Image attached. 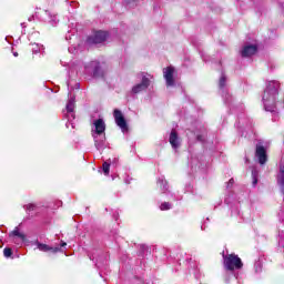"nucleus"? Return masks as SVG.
Listing matches in <instances>:
<instances>
[{
    "label": "nucleus",
    "instance_id": "obj_3",
    "mask_svg": "<svg viewBox=\"0 0 284 284\" xmlns=\"http://www.w3.org/2000/svg\"><path fill=\"white\" fill-rule=\"evenodd\" d=\"M138 77H142V81L139 84H135L131 92L132 94H139V92H143L145 90H148V88H150V79L148 77H145V74L141 73Z\"/></svg>",
    "mask_w": 284,
    "mask_h": 284
},
{
    "label": "nucleus",
    "instance_id": "obj_1",
    "mask_svg": "<svg viewBox=\"0 0 284 284\" xmlns=\"http://www.w3.org/2000/svg\"><path fill=\"white\" fill-rule=\"evenodd\" d=\"M278 88H281V83H278V81H270L266 85V90L263 94V101L265 110H267L268 112H274V105H276Z\"/></svg>",
    "mask_w": 284,
    "mask_h": 284
},
{
    "label": "nucleus",
    "instance_id": "obj_13",
    "mask_svg": "<svg viewBox=\"0 0 284 284\" xmlns=\"http://www.w3.org/2000/svg\"><path fill=\"white\" fill-rule=\"evenodd\" d=\"M37 247H38V250H40V252H54V253H57L59 251V247L54 248V247H51V246H49L47 244H42V243H38Z\"/></svg>",
    "mask_w": 284,
    "mask_h": 284
},
{
    "label": "nucleus",
    "instance_id": "obj_9",
    "mask_svg": "<svg viewBox=\"0 0 284 284\" xmlns=\"http://www.w3.org/2000/svg\"><path fill=\"white\" fill-rule=\"evenodd\" d=\"M258 48L255 44L244 45L241 51L242 57H252L256 54Z\"/></svg>",
    "mask_w": 284,
    "mask_h": 284
},
{
    "label": "nucleus",
    "instance_id": "obj_18",
    "mask_svg": "<svg viewBox=\"0 0 284 284\" xmlns=\"http://www.w3.org/2000/svg\"><path fill=\"white\" fill-rule=\"evenodd\" d=\"M172 204L170 202H164L160 205V210L165 211V210H171Z\"/></svg>",
    "mask_w": 284,
    "mask_h": 284
},
{
    "label": "nucleus",
    "instance_id": "obj_15",
    "mask_svg": "<svg viewBox=\"0 0 284 284\" xmlns=\"http://www.w3.org/2000/svg\"><path fill=\"white\" fill-rule=\"evenodd\" d=\"M11 236H17L18 239H20L22 243L23 241H26V235L19 232V229H16L14 231H12Z\"/></svg>",
    "mask_w": 284,
    "mask_h": 284
},
{
    "label": "nucleus",
    "instance_id": "obj_22",
    "mask_svg": "<svg viewBox=\"0 0 284 284\" xmlns=\"http://www.w3.org/2000/svg\"><path fill=\"white\" fill-rule=\"evenodd\" d=\"M256 183H258V180L256 179V176H254L253 185H256Z\"/></svg>",
    "mask_w": 284,
    "mask_h": 284
},
{
    "label": "nucleus",
    "instance_id": "obj_6",
    "mask_svg": "<svg viewBox=\"0 0 284 284\" xmlns=\"http://www.w3.org/2000/svg\"><path fill=\"white\" fill-rule=\"evenodd\" d=\"M108 39V32L105 31H95L93 36L88 38V43H103Z\"/></svg>",
    "mask_w": 284,
    "mask_h": 284
},
{
    "label": "nucleus",
    "instance_id": "obj_14",
    "mask_svg": "<svg viewBox=\"0 0 284 284\" xmlns=\"http://www.w3.org/2000/svg\"><path fill=\"white\" fill-rule=\"evenodd\" d=\"M277 183L284 187V165L280 166V174L277 176Z\"/></svg>",
    "mask_w": 284,
    "mask_h": 284
},
{
    "label": "nucleus",
    "instance_id": "obj_25",
    "mask_svg": "<svg viewBox=\"0 0 284 284\" xmlns=\"http://www.w3.org/2000/svg\"><path fill=\"white\" fill-rule=\"evenodd\" d=\"M68 244L65 243V242H63L62 244H61V247H65Z\"/></svg>",
    "mask_w": 284,
    "mask_h": 284
},
{
    "label": "nucleus",
    "instance_id": "obj_8",
    "mask_svg": "<svg viewBox=\"0 0 284 284\" xmlns=\"http://www.w3.org/2000/svg\"><path fill=\"white\" fill-rule=\"evenodd\" d=\"M163 74L166 85H174V69L172 67H168L163 70Z\"/></svg>",
    "mask_w": 284,
    "mask_h": 284
},
{
    "label": "nucleus",
    "instance_id": "obj_17",
    "mask_svg": "<svg viewBox=\"0 0 284 284\" xmlns=\"http://www.w3.org/2000/svg\"><path fill=\"white\" fill-rule=\"evenodd\" d=\"M102 170H103V173L105 174V176H108V174H110V163L104 162L102 164Z\"/></svg>",
    "mask_w": 284,
    "mask_h": 284
},
{
    "label": "nucleus",
    "instance_id": "obj_5",
    "mask_svg": "<svg viewBox=\"0 0 284 284\" xmlns=\"http://www.w3.org/2000/svg\"><path fill=\"white\" fill-rule=\"evenodd\" d=\"M92 136L105 135V122L103 119H98L93 122Z\"/></svg>",
    "mask_w": 284,
    "mask_h": 284
},
{
    "label": "nucleus",
    "instance_id": "obj_16",
    "mask_svg": "<svg viewBox=\"0 0 284 284\" xmlns=\"http://www.w3.org/2000/svg\"><path fill=\"white\" fill-rule=\"evenodd\" d=\"M254 270H255L256 274H258V272H262L263 261H261V260L256 261L255 264H254Z\"/></svg>",
    "mask_w": 284,
    "mask_h": 284
},
{
    "label": "nucleus",
    "instance_id": "obj_10",
    "mask_svg": "<svg viewBox=\"0 0 284 284\" xmlns=\"http://www.w3.org/2000/svg\"><path fill=\"white\" fill-rule=\"evenodd\" d=\"M92 136L94 139L97 150H103V148H105V135L93 134Z\"/></svg>",
    "mask_w": 284,
    "mask_h": 284
},
{
    "label": "nucleus",
    "instance_id": "obj_4",
    "mask_svg": "<svg viewBox=\"0 0 284 284\" xmlns=\"http://www.w3.org/2000/svg\"><path fill=\"white\" fill-rule=\"evenodd\" d=\"M113 116L116 125L122 130V132H128V122L125 121V116H123L121 110L115 109L113 112Z\"/></svg>",
    "mask_w": 284,
    "mask_h": 284
},
{
    "label": "nucleus",
    "instance_id": "obj_20",
    "mask_svg": "<svg viewBox=\"0 0 284 284\" xmlns=\"http://www.w3.org/2000/svg\"><path fill=\"white\" fill-rule=\"evenodd\" d=\"M225 75H222L221 79H220V88H225Z\"/></svg>",
    "mask_w": 284,
    "mask_h": 284
},
{
    "label": "nucleus",
    "instance_id": "obj_12",
    "mask_svg": "<svg viewBox=\"0 0 284 284\" xmlns=\"http://www.w3.org/2000/svg\"><path fill=\"white\" fill-rule=\"evenodd\" d=\"M169 141L172 145V148H174L176 150V148H179V134L176 133V130H172Z\"/></svg>",
    "mask_w": 284,
    "mask_h": 284
},
{
    "label": "nucleus",
    "instance_id": "obj_24",
    "mask_svg": "<svg viewBox=\"0 0 284 284\" xmlns=\"http://www.w3.org/2000/svg\"><path fill=\"white\" fill-rule=\"evenodd\" d=\"M13 57H19V52L13 51Z\"/></svg>",
    "mask_w": 284,
    "mask_h": 284
},
{
    "label": "nucleus",
    "instance_id": "obj_11",
    "mask_svg": "<svg viewBox=\"0 0 284 284\" xmlns=\"http://www.w3.org/2000/svg\"><path fill=\"white\" fill-rule=\"evenodd\" d=\"M67 119L68 121H72L74 119V101L69 100L67 103Z\"/></svg>",
    "mask_w": 284,
    "mask_h": 284
},
{
    "label": "nucleus",
    "instance_id": "obj_21",
    "mask_svg": "<svg viewBox=\"0 0 284 284\" xmlns=\"http://www.w3.org/2000/svg\"><path fill=\"white\" fill-rule=\"evenodd\" d=\"M37 205L34 204H27L26 210H29V212H32V210H36Z\"/></svg>",
    "mask_w": 284,
    "mask_h": 284
},
{
    "label": "nucleus",
    "instance_id": "obj_23",
    "mask_svg": "<svg viewBox=\"0 0 284 284\" xmlns=\"http://www.w3.org/2000/svg\"><path fill=\"white\" fill-rule=\"evenodd\" d=\"M233 183H234V179H231V180L229 181V185H233Z\"/></svg>",
    "mask_w": 284,
    "mask_h": 284
},
{
    "label": "nucleus",
    "instance_id": "obj_19",
    "mask_svg": "<svg viewBox=\"0 0 284 284\" xmlns=\"http://www.w3.org/2000/svg\"><path fill=\"white\" fill-rule=\"evenodd\" d=\"M3 254H4L6 258H10L12 256V248L6 247L3 250Z\"/></svg>",
    "mask_w": 284,
    "mask_h": 284
},
{
    "label": "nucleus",
    "instance_id": "obj_2",
    "mask_svg": "<svg viewBox=\"0 0 284 284\" xmlns=\"http://www.w3.org/2000/svg\"><path fill=\"white\" fill-rule=\"evenodd\" d=\"M224 258V267L229 270V272H234V270H243V261L239 255L232 253L229 255L223 254Z\"/></svg>",
    "mask_w": 284,
    "mask_h": 284
},
{
    "label": "nucleus",
    "instance_id": "obj_7",
    "mask_svg": "<svg viewBox=\"0 0 284 284\" xmlns=\"http://www.w3.org/2000/svg\"><path fill=\"white\" fill-rule=\"evenodd\" d=\"M255 156L258 159L260 165H265L267 163V151L265 150V146L257 144Z\"/></svg>",
    "mask_w": 284,
    "mask_h": 284
},
{
    "label": "nucleus",
    "instance_id": "obj_26",
    "mask_svg": "<svg viewBox=\"0 0 284 284\" xmlns=\"http://www.w3.org/2000/svg\"><path fill=\"white\" fill-rule=\"evenodd\" d=\"M92 65H97V62H92Z\"/></svg>",
    "mask_w": 284,
    "mask_h": 284
}]
</instances>
